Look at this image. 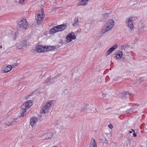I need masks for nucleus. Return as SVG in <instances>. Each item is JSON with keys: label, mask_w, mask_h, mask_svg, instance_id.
I'll return each instance as SVG.
<instances>
[{"label": "nucleus", "mask_w": 147, "mask_h": 147, "mask_svg": "<svg viewBox=\"0 0 147 147\" xmlns=\"http://www.w3.org/2000/svg\"><path fill=\"white\" fill-rule=\"evenodd\" d=\"M32 105V101L28 100L24 103L21 106L20 117H23L25 115V112Z\"/></svg>", "instance_id": "obj_1"}, {"label": "nucleus", "mask_w": 147, "mask_h": 147, "mask_svg": "<svg viewBox=\"0 0 147 147\" xmlns=\"http://www.w3.org/2000/svg\"><path fill=\"white\" fill-rule=\"evenodd\" d=\"M18 25L20 28V30H25L28 27V24L26 20V18L19 20L18 22Z\"/></svg>", "instance_id": "obj_2"}, {"label": "nucleus", "mask_w": 147, "mask_h": 147, "mask_svg": "<svg viewBox=\"0 0 147 147\" xmlns=\"http://www.w3.org/2000/svg\"><path fill=\"white\" fill-rule=\"evenodd\" d=\"M67 27V25L66 24H61L57 26L52 28L50 30L49 33L51 34H53L57 32L62 31L64 30Z\"/></svg>", "instance_id": "obj_3"}, {"label": "nucleus", "mask_w": 147, "mask_h": 147, "mask_svg": "<svg viewBox=\"0 0 147 147\" xmlns=\"http://www.w3.org/2000/svg\"><path fill=\"white\" fill-rule=\"evenodd\" d=\"M43 11L42 10L40 13L37 14V15L35 16V19L38 24L39 25L41 24L42 22V18H43Z\"/></svg>", "instance_id": "obj_4"}, {"label": "nucleus", "mask_w": 147, "mask_h": 147, "mask_svg": "<svg viewBox=\"0 0 147 147\" xmlns=\"http://www.w3.org/2000/svg\"><path fill=\"white\" fill-rule=\"evenodd\" d=\"M76 38V37L73 32L70 33L68 34L66 38V41L68 42H69L71 41L72 40H75Z\"/></svg>", "instance_id": "obj_5"}, {"label": "nucleus", "mask_w": 147, "mask_h": 147, "mask_svg": "<svg viewBox=\"0 0 147 147\" xmlns=\"http://www.w3.org/2000/svg\"><path fill=\"white\" fill-rule=\"evenodd\" d=\"M112 29V28H111L110 27L108 26L107 25H106V23L102 28L101 31H100V33L101 34H103L111 30Z\"/></svg>", "instance_id": "obj_6"}, {"label": "nucleus", "mask_w": 147, "mask_h": 147, "mask_svg": "<svg viewBox=\"0 0 147 147\" xmlns=\"http://www.w3.org/2000/svg\"><path fill=\"white\" fill-rule=\"evenodd\" d=\"M35 49L38 53L45 52V46L38 45L36 47Z\"/></svg>", "instance_id": "obj_7"}, {"label": "nucleus", "mask_w": 147, "mask_h": 147, "mask_svg": "<svg viewBox=\"0 0 147 147\" xmlns=\"http://www.w3.org/2000/svg\"><path fill=\"white\" fill-rule=\"evenodd\" d=\"M125 22L127 25L128 27L130 29H132L134 28V25L130 18H127L125 20Z\"/></svg>", "instance_id": "obj_8"}, {"label": "nucleus", "mask_w": 147, "mask_h": 147, "mask_svg": "<svg viewBox=\"0 0 147 147\" xmlns=\"http://www.w3.org/2000/svg\"><path fill=\"white\" fill-rule=\"evenodd\" d=\"M19 44V45L17 46V47L19 49H23L25 46H27L28 43L26 40H22Z\"/></svg>", "instance_id": "obj_9"}, {"label": "nucleus", "mask_w": 147, "mask_h": 147, "mask_svg": "<svg viewBox=\"0 0 147 147\" xmlns=\"http://www.w3.org/2000/svg\"><path fill=\"white\" fill-rule=\"evenodd\" d=\"M38 121V119L34 117H32L30 119V125L33 128L36 125V122Z\"/></svg>", "instance_id": "obj_10"}, {"label": "nucleus", "mask_w": 147, "mask_h": 147, "mask_svg": "<svg viewBox=\"0 0 147 147\" xmlns=\"http://www.w3.org/2000/svg\"><path fill=\"white\" fill-rule=\"evenodd\" d=\"M106 25L110 27L111 28H113L114 26L115 23L113 19H110L108 20L106 23Z\"/></svg>", "instance_id": "obj_11"}, {"label": "nucleus", "mask_w": 147, "mask_h": 147, "mask_svg": "<svg viewBox=\"0 0 147 147\" xmlns=\"http://www.w3.org/2000/svg\"><path fill=\"white\" fill-rule=\"evenodd\" d=\"M118 45H115L110 48L107 52V55H109L112 51H113L116 49Z\"/></svg>", "instance_id": "obj_12"}, {"label": "nucleus", "mask_w": 147, "mask_h": 147, "mask_svg": "<svg viewBox=\"0 0 147 147\" xmlns=\"http://www.w3.org/2000/svg\"><path fill=\"white\" fill-rule=\"evenodd\" d=\"M12 68V67L11 65H8L4 67L3 71L4 72L7 73L10 71Z\"/></svg>", "instance_id": "obj_13"}, {"label": "nucleus", "mask_w": 147, "mask_h": 147, "mask_svg": "<svg viewBox=\"0 0 147 147\" xmlns=\"http://www.w3.org/2000/svg\"><path fill=\"white\" fill-rule=\"evenodd\" d=\"M90 147H97L96 143L95 140L93 138L91 139L90 142Z\"/></svg>", "instance_id": "obj_14"}, {"label": "nucleus", "mask_w": 147, "mask_h": 147, "mask_svg": "<svg viewBox=\"0 0 147 147\" xmlns=\"http://www.w3.org/2000/svg\"><path fill=\"white\" fill-rule=\"evenodd\" d=\"M45 52H47L55 49V47L54 46H49L46 47L45 46Z\"/></svg>", "instance_id": "obj_15"}, {"label": "nucleus", "mask_w": 147, "mask_h": 147, "mask_svg": "<svg viewBox=\"0 0 147 147\" xmlns=\"http://www.w3.org/2000/svg\"><path fill=\"white\" fill-rule=\"evenodd\" d=\"M51 77L47 78L43 82V84L49 85L52 82L51 81Z\"/></svg>", "instance_id": "obj_16"}, {"label": "nucleus", "mask_w": 147, "mask_h": 147, "mask_svg": "<svg viewBox=\"0 0 147 147\" xmlns=\"http://www.w3.org/2000/svg\"><path fill=\"white\" fill-rule=\"evenodd\" d=\"M116 56L115 57L117 58V59H119L121 58L123 55L122 53V52L120 51L119 53H118L117 54H115Z\"/></svg>", "instance_id": "obj_17"}, {"label": "nucleus", "mask_w": 147, "mask_h": 147, "mask_svg": "<svg viewBox=\"0 0 147 147\" xmlns=\"http://www.w3.org/2000/svg\"><path fill=\"white\" fill-rule=\"evenodd\" d=\"M80 111L83 112L84 113H86L88 111V109L86 108H83L81 109Z\"/></svg>", "instance_id": "obj_18"}, {"label": "nucleus", "mask_w": 147, "mask_h": 147, "mask_svg": "<svg viewBox=\"0 0 147 147\" xmlns=\"http://www.w3.org/2000/svg\"><path fill=\"white\" fill-rule=\"evenodd\" d=\"M48 107L45 105L43 108L42 111L41 112V113H45L47 112H48V111L47 109Z\"/></svg>", "instance_id": "obj_19"}, {"label": "nucleus", "mask_w": 147, "mask_h": 147, "mask_svg": "<svg viewBox=\"0 0 147 147\" xmlns=\"http://www.w3.org/2000/svg\"><path fill=\"white\" fill-rule=\"evenodd\" d=\"M78 18H76L74 21V23L73 24V25L74 26H76V25L78 26L77 24L78 22Z\"/></svg>", "instance_id": "obj_20"}, {"label": "nucleus", "mask_w": 147, "mask_h": 147, "mask_svg": "<svg viewBox=\"0 0 147 147\" xmlns=\"http://www.w3.org/2000/svg\"><path fill=\"white\" fill-rule=\"evenodd\" d=\"M13 121H12L11 122H8L4 123V125L6 126H9L10 125H12L13 124Z\"/></svg>", "instance_id": "obj_21"}, {"label": "nucleus", "mask_w": 147, "mask_h": 147, "mask_svg": "<svg viewBox=\"0 0 147 147\" xmlns=\"http://www.w3.org/2000/svg\"><path fill=\"white\" fill-rule=\"evenodd\" d=\"M101 141H102V142L104 143H105L106 144L108 143V141L107 140V139L104 138V139H102L101 140Z\"/></svg>", "instance_id": "obj_22"}, {"label": "nucleus", "mask_w": 147, "mask_h": 147, "mask_svg": "<svg viewBox=\"0 0 147 147\" xmlns=\"http://www.w3.org/2000/svg\"><path fill=\"white\" fill-rule=\"evenodd\" d=\"M121 95H127V94L128 95H129L130 94L129 92H123L122 93H121Z\"/></svg>", "instance_id": "obj_23"}, {"label": "nucleus", "mask_w": 147, "mask_h": 147, "mask_svg": "<svg viewBox=\"0 0 147 147\" xmlns=\"http://www.w3.org/2000/svg\"><path fill=\"white\" fill-rule=\"evenodd\" d=\"M60 126L59 127V129L61 130H63L66 129V127L64 125H60Z\"/></svg>", "instance_id": "obj_24"}, {"label": "nucleus", "mask_w": 147, "mask_h": 147, "mask_svg": "<svg viewBox=\"0 0 147 147\" xmlns=\"http://www.w3.org/2000/svg\"><path fill=\"white\" fill-rule=\"evenodd\" d=\"M122 47L123 48V49H125L128 48L129 47V46L127 44H125V45L122 46Z\"/></svg>", "instance_id": "obj_25"}, {"label": "nucleus", "mask_w": 147, "mask_h": 147, "mask_svg": "<svg viewBox=\"0 0 147 147\" xmlns=\"http://www.w3.org/2000/svg\"><path fill=\"white\" fill-rule=\"evenodd\" d=\"M60 75L59 74H58L56 76H54L51 79L53 80L55 79H57L58 77H60Z\"/></svg>", "instance_id": "obj_26"}, {"label": "nucleus", "mask_w": 147, "mask_h": 147, "mask_svg": "<svg viewBox=\"0 0 147 147\" xmlns=\"http://www.w3.org/2000/svg\"><path fill=\"white\" fill-rule=\"evenodd\" d=\"M27 1V0H19V2L20 3L22 4Z\"/></svg>", "instance_id": "obj_27"}, {"label": "nucleus", "mask_w": 147, "mask_h": 147, "mask_svg": "<svg viewBox=\"0 0 147 147\" xmlns=\"http://www.w3.org/2000/svg\"><path fill=\"white\" fill-rule=\"evenodd\" d=\"M51 105V102H48L47 103L46 105L47 106V107H50Z\"/></svg>", "instance_id": "obj_28"}, {"label": "nucleus", "mask_w": 147, "mask_h": 147, "mask_svg": "<svg viewBox=\"0 0 147 147\" xmlns=\"http://www.w3.org/2000/svg\"><path fill=\"white\" fill-rule=\"evenodd\" d=\"M12 113V112L11 111H9L8 113L6 114V116H9L10 115H11Z\"/></svg>", "instance_id": "obj_29"}, {"label": "nucleus", "mask_w": 147, "mask_h": 147, "mask_svg": "<svg viewBox=\"0 0 147 147\" xmlns=\"http://www.w3.org/2000/svg\"><path fill=\"white\" fill-rule=\"evenodd\" d=\"M12 113V112L11 111H9L8 113L6 114V116H9L10 115H11Z\"/></svg>", "instance_id": "obj_30"}, {"label": "nucleus", "mask_w": 147, "mask_h": 147, "mask_svg": "<svg viewBox=\"0 0 147 147\" xmlns=\"http://www.w3.org/2000/svg\"><path fill=\"white\" fill-rule=\"evenodd\" d=\"M121 78L120 77H118L117 78H115L113 79V81H116L118 80H119Z\"/></svg>", "instance_id": "obj_31"}, {"label": "nucleus", "mask_w": 147, "mask_h": 147, "mask_svg": "<svg viewBox=\"0 0 147 147\" xmlns=\"http://www.w3.org/2000/svg\"><path fill=\"white\" fill-rule=\"evenodd\" d=\"M131 129L132 130V131H133V135L134 137H136V135L134 131V130H133L132 129Z\"/></svg>", "instance_id": "obj_32"}, {"label": "nucleus", "mask_w": 147, "mask_h": 147, "mask_svg": "<svg viewBox=\"0 0 147 147\" xmlns=\"http://www.w3.org/2000/svg\"><path fill=\"white\" fill-rule=\"evenodd\" d=\"M108 127L111 129L113 127V125L111 124H110L108 125Z\"/></svg>", "instance_id": "obj_33"}, {"label": "nucleus", "mask_w": 147, "mask_h": 147, "mask_svg": "<svg viewBox=\"0 0 147 147\" xmlns=\"http://www.w3.org/2000/svg\"><path fill=\"white\" fill-rule=\"evenodd\" d=\"M135 107H132L129 110V111H133Z\"/></svg>", "instance_id": "obj_34"}, {"label": "nucleus", "mask_w": 147, "mask_h": 147, "mask_svg": "<svg viewBox=\"0 0 147 147\" xmlns=\"http://www.w3.org/2000/svg\"><path fill=\"white\" fill-rule=\"evenodd\" d=\"M66 78L65 77H63L61 78V79L62 80H64Z\"/></svg>", "instance_id": "obj_35"}, {"label": "nucleus", "mask_w": 147, "mask_h": 147, "mask_svg": "<svg viewBox=\"0 0 147 147\" xmlns=\"http://www.w3.org/2000/svg\"><path fill=\"white\" fill-rule=\"evenodd\" d=\"M133 131H132H132H129L128 133H129V134H131Z\"/></svg>", "instance_id": "obj_36"}, {"label": "nucleus", "mask_w": 147, "mask_h": 147, "mask_svg": "<svg viewBox=\"0 0 147 147\" xmlns=\"http://www.w3.org/2000/svg\"><path fill=\"white\" fill-rule=\"evenodd\" d=\"M60 120H57L56 122V124H58V121H59Z\"/></svg>", "instance_id": "obj_37"}, {"label": "nucleus", "mask_w": 147, "mask_h": 147, "mask_svg": "<svg viewBox=\"0 0 147 147\" xmlns=\"http://www.w3.org/2000/svg\"><path fill=\"white\" fill-rule=\"evenodd\" d=\"M54 102L53 100H51V102H51V103H53V102Z\"/></svg>", "instance_id": "obj_38"}, {"label": "nucleus", "mask_w": 147, "mask_h": 147, "mask_svg": "<svg viewBox=\"0 0 147 147\" xmlns=\"http://www.w3.org/2000/svg\"><path fill=\"white\" fill-rule=\"evenodd\" d=\"M142 78H138V80H140Z\"/></svg>", "instance_id": "obj_39"}, {"label": "nucleus", "mask_w": 147, "mask_h": 147, "mask_svg": "<svg viewBox=\"0 0 147 147\" xmlns=\"http://www.w3.org/2000/svg\"><path fill=\"white\" fill-rule=\"evenodd\" d=\"M2 48V46H0V48L1 49Z\"/></svg>", "instance_id": "obj_40"}, {"label": "nucleus", "mask_w": 147, "mask_h": 147, "mask_svg": "<svg viewBox=\"0 0 147 147\" xmlns=\"http://www.w3.org/2000/svg\"><path fill=\"white\" fill-rule=\"evenodd\" d=\"M15 119H13V120L14 121H15Z\"/></svg>", "instance_id": "obj_41"}, {"label": "nucleus", "mask_w": 147, "mask_h": 147, "mask_svg": "<svg viewBox=\"0 0 147 147\" xmlns=\"http://www.w3.org/2000/svg\"><path fill=\"white\" fill-rule=\"evenodd\" d=\"M141 81H143V80H141Z\"/></svg>", "instance_id": "obj_42"}]
</instances>
